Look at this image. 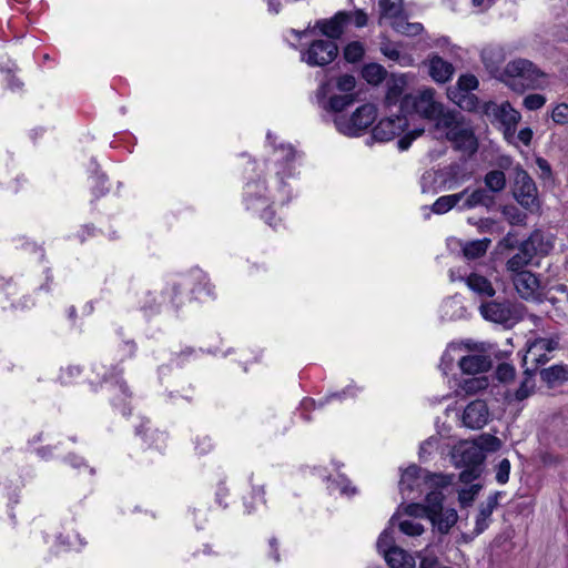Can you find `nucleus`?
<instances>
[{"label": "nucleus", "mask_w": 568, "mask_h": 568, "mask_svg": "<svg viewBox=\"0 0 568 568\" xmlns=\"http://www.w3.org/2000/svg\"><path fill=\"white\" fill-rule=\"evenodd\" d=\"M266 143L272 149V159L251 185V207L276 229L274 207L288 204L297 194L294 182L300 179L302 153L271 132L266 134Z\"/></svg>", "instance_id": "1"}, {"label": "nucleus", "mask_w": 568, "mask_h": 568, "mask_svg": "<svg viewBox=\"0 0 568 568\" xmlns=\"http://www.w3.org/2000/svg\"><path fill=\"white\" fill-rule=\"evenodd\" d=\"M454 480L452 475L430 474L428 470L410 465L402 471L399 493L403 499L414 500L430 490H442Z\"/></svg>", "instance_id": "2"}, {"label": "nucleus", "mask_w": 568, "mask_h": 568, "mask_svg": "<svg viewBox=\"0 0 568 568\" xmlns=\"http://www.w3.org/2000/svg\"><path fill=\"white\" fill-rule=\"evenodd\" d=\"M169 292L171 294V303L175 310L190 300L189 294H192L199 301L215 297L214 285L211 283L207 274L199 267H194L186 274L173 280L168 290Z\"/></svg>", "instance_id": "3"}, {"label": "nucleus", "mask_w": 568, "mask_h": 568, "mask_svg": "<svg viewBox=\"0 0 568 568\" xmlns=\"http://www.w3.org/2000/svg\"><path fill=\"white\" fill-rule=\"evenodd\" d=\"M435 130L443 133L456 149L469 154L477 151L478 142L473 125L460 113L448 111V113L442 116L437 122Z\"/></svg>", "instance_id": "4"}, {"label": "nucleus", "mask_w": 568, "mask_h": 568, "mask_svg": "<svg viewBox=\"0 0 568 568\" xmlns=\"http://www.w3.org/2000/svg\"><path fill=\"white\" fill-rule=\"evenodd\" d=\"M400 110L407 113H415L418 116L433 121L435 125L446 115L444 104L437 99L433 88H420L402 98Z\"/></svg>", "instance_id": "5"}, {"label": "nucleus", "mask_w": 568, "mask_h": 568, "mask_svg": "<svg viewBox=\"0 0 568 568\" xmlns=\"http://www.w3.org/2000/svg\"><path fill=\"white\" fill-rule=\"evenodd\" d=\"M504 75L510 87L519 84L524 89H545L550 84L549 77L526 59H515L508 62Z\"/></svg>", "instance_id": "6"}, {"label": "nucleus", "mask_w": 568, "mask_h": 568, "mask_svg": "<svg viewBox=\"0 0 568 568\" xmlns=\"http://www.w3.org/2000/svg\"><path fill=\"white\" fill-rule=\"evenodd\" d=\"M450 458L456 467L466 468L460 473L459 478L463 483H469L478 477L484 454L473 440H463L453 447Z\"/></svg>", "instance_id": "7"}, {"label": "nucleus", "mask_w": 568, "mask_h": 568, "mask_svg": "<svg viewBox=\"0 0 568 568\" xmlns=\"http://www.w3.org/2000/svg\"><path fill=\"white\" fill-rule=\"evenodd\" d=\"M377 109L374 104L366 103L358 106L349 116L337 114L334 118L336 130L346 136L363 134L376 120Z\"/></svg>", "instance_id": "8"}, {"label": "nucleus", "mask_w": 568, "mask_h": 568, "mask_svg": "<svg viewBox=\"0 0 568 568\" xmlns=\"http://www.w3.org/2000/svg\"><path fill=\"white\" fill-rule=\"evenodd\" d=\"M551 244L542 243V234L534 232L528 240L521 243L518 252L511 256L506 263V270L510 275L519 274V272H527L525 267L529 265L534 256L538 253L547 254Z\"/></svg>", "instance_id": "9"}, {"label": "nucleus", "mask_w": 568, "mask_h": 568, "mask_svg": "<svg viewBox=\"0 0 568 568\" xmlns=\"http://www.w3.org/2000/svg\"><path fill=\"white\" fill-rule=\"evenodd\" d=\"M93 372L97 377L101 379V383L108 386L109 392L114 393L112 397V404L120 408L123 415L130 413L126 399L130 398V393L126 384L121 378V372L116 367H110L102 364H95Z\"/></svg>", "instance_id": "10"}, {"label": "nucleus", "mask_w": 568, "mask_h": 568, "mask_svg": "<svg viewBox=\"0 0 568 568\" xmlns=\"http://www.w3.org/2000/svg\"><path fill=\"white\" fill-rule=\"evenodd\" d=\"M479 313L486 321L505 325H513L523 316L521 305L509 301L483 302Z\"/></svg>", "instance_id": "11"}, {"label": "nucleus", "mask_w": 568, "mask_h": 568, "mask_svg": "<svg viewBox=\"0 0 568 568\" xmlns=\"http://www.w3.org/2000/svg\"><path fill=\"white\" fill-rule=\"evenodd\" d=\"M428 519L442 534H446L457 523L458 515L454 508H443L444 495L442 490H430L427 494Z\"/></svg>", "instance_id": "12"}, {"label": "nucleus", "mask_w": 568, "mask_h": 568, "mask_svg": "<svg viewBox=\"0 0 568 568\" xmlns=\"http://www.w3.org/2000/svg\"><path fill=\"white\" fill-rule=\"evenodd\" d=\"M337 54L338 48L333 40L316 39L301 51V60L310 67H324L333 62Z\"/></svg>", "instance_id": "13"}, {"label": "nucleus", "mask_w": 568, "mask_h": 568, "mask_svg": "<svg viewBox=\"0 0 568 568\" xmlns=\"http://www.w3.org/2000/svg\"><path fill=\"white\" fill-rule=\"evenodd\" d=\"M478 87V80L473 74H462L456 83V88L448 90V98L460 109L471 111L477 106L478 100L470 92Z\"/></svg>", "instance_id": "14"}, {"label": "nucleus", "mask_w": 568, "mask_h": 568, "mask_svg": "<svg viewBox=\"0 0 568 568\" xmlns=\"http://www.w3.org/2000/svg\"><path fill=\"white\" fill-rule=\"evenodd\" d=\"M558 347V341L555 338H536L527 342V349L523 357V365L537 367L547 363L550 357L548 354Z\"/></svg>", "instance_id": "15"}, {"label": "nucleus", "mask_w": 568, "mask_h": 568, "mask_svg": "<svg viewBox=\"0 0 568 568\" xmlns=\"http://www.w3.org/2000/svg\"><path fill=\"white\" fill-rule=\"evenodd\" d=\"M449 275L453 282L457 280L465 281L466 286L471 291V293L483 302L494 297L496 294V288L491 280L478 271H474L465 277H456L454 271H450Z\"/></svg>", "instance_id": "16"}, {"label": "nucleus", "mask_w": 568, "mask_h": 568, "mask_svg": "<svg viewBox=\"0 0 568 568\" xmlns=\"http://www.w3.org/2000/svg\"><path fill=\"white\" fill-rule=\"evenodd\" d=\"M514 195L525 209L532 211L537 207V187L525 171H520L516 175Z\"/></svg>", "instance_id": "17"}, {"label": "nucleus", "mask_w": 568, "mask_h": 568, "mask_svg": "<svg viewBox=\"0 0 568 568\" xmlns=\"http://www.w3.org/2000/svg\"><path fill=\"white\" fill-rule=\"evenodd\" d=\"M407 126V120L402 115L382 119L372 131V138L378 142H388L399 135Z\"/></svg>", "instance_id": "18"}, {"label": "nucleus", "mask_w": 568, "mask_h": 568, "mask_svg": "<svg viewBox=\"0 0 568 568\" xmlns=\"http://www.w3.org/2000/svg\"><path fill=\"white\" fill-rule=\"evenodd\" d=\"M489 409L484 400L476 399L469 403L462 416L463 425L470 429H480L489 420Z\"/></svg>", "instance_id": "19"}, {"label": "nucleus", "mask_w": 568, "mask_h": 568, "mask_svg": "<svg viewBox=\"0 0 568 568\" xmlns=\"http://www.w3.org/2000/svg\"><path fill=\"white\" fill-rule=\"evenodd\" d=\"M331 92V82L323 83L317 91V99L321 106L327 111L341 112L355 101L354 94H333Z\"/></svg>", "instance_id": "20"}, {"label": "nucleus", "mask_w": 568, "mask_h": 568, "mask_svg": "<svg viewBox=\"0 0 568 568\" xmlns=\"http://www.w3.org/2000/svg\"><path fill=\"white\" fill-rule=\"evenodd\" d=\"M484 113L503 125H517L520 121V113L515 110L509 102L497 104L487 102L484 105Z\"/></svg>", "instance_id": "21"}, {"label": "nucleus", "mask_w": 568, "mask_h": 568, "mask_svg": "<svg viewBox=\"0 0 568 568\" xmlns=\"http://www.w3.org/2000/svg\"><path fill=\"white\" fill-rule=\"evenodd\" d=\"M438 172L440 190H454L470 179V173L466 171L464 164L457 162L438 170Z\"/></svg>", "instance_id": "22"}, {"label": "nucleus", "mask_w": 568, "mask_h": 568, "mask_svg": "<svg viewBox=\"0 0 568 568\" xmlns=\"http://www.w3.org/2000/svg\"><path fill=\"white\" fill-rule=\"evenodd\" d=\"M170 285L171 282L160 291H145L140 300V308L150 314L161 311L163 306L175 308L171 303V294L168 293Z\"/></svg>", "instance_id": "23"}, {"label": "nucleus", "mask_w": 568, "mask_h": 568, "mask_svg": "<svg viewBox=\"0 0 568 568\" xmlns=\"http://www.w3.org/2000/svg\"><path fill=\"white\" fill-rule=\"evenodd\" d=\"M458 366L464 374L477 375L489 371L491 359L488 355L469 353L467 349L458 359Z\"/></svg>", "instance_id": "24"}, {"label": "nucleus", "mask_w": 568, "mask_h": 568, "mask_svg": "<svg viewBox=\"0 0 568 568\" xmlns=\"http://www.w3.org/2000/svg\"><path fill=\"white\" fill-rule=\"evenodd\" d=\"M514 286L524 300H534L537 297L539 281L531 272H519V274L510 275Z\"/></svg>", "instance_id": "25"}, {"label": "nucleus", "mask_w": 568, "mask_h": 568, "mask_svg": "<svg viewBox=\"0 0 568 568\" xmlns=\"http://www.w3.org/2000/svg\"><path fill=\"white\" fill-rule=\"evenodd\" d=\"M430 78L437 83L448 82L454 72V65L438 54H430L427 60Z\"/></svg>", "instance_id": "26"}, {"label": "nucleus", "mask_w": 568, "mask_h": 568, "mask_svg": "<svg viewBox=\"0 0 568 568\" xmlns=\"http://www.w3.org/2000/svg\"><path fill=\"white\" fill-rule=\"evenodd\" d=\"M348 23V13L345 11L337 12L332 19L320 20L316 22V28L325 34L328 40L338 39L344 31V27Z\"/></svg>", "instance_id": "27"}, {"label": "nucleus", "mask_w": 568, "mask_h": 568, "mask_svg": "<svg viewBox=\"0 0 568 568\" xmlns=\"http://www.w3.org/2000/svg\"><path fill=\"white\" fill-rule=\"evenodd\" d=\"M501 496V493H495L490 495L485 503H483L479 507L478 515L476 517L475 524V532L477 535L484 532L490 523V517L498 505V499Z\"/></svg>", "instance_id": "28"}, {"label": "nucleus", "mask_w": 568, "mask_h": 568, "mask_svg": "<svg viewBox=\"0 0 568 568\" xmlns=\"http://www.w3.org/2000/svg\"><path fill=\"white\" fill-rule=\"evenodd\" d=\"M381 52L390 61L398 63L400 67H412L414 59L410 54L399 50V44L389 41L386 37L382 38L379 43Z\"/></svg>", "instance_id": "29"}, {"label": "nucleus", "mask_w": 568, "mask_h": 568, "mask_svg": "<svg viewBox=\"0 0 568 568\" xmlns=\"http://www.w3.org/2000/svg\"><path fill=\"white\" fill-rule=\"evenodd\" d=\"M136 435L141 436L148 447L161 450L165 446V434L152 428L150 420H144L136 427Z\"/></svg>", "instance_id": "30"}, {"label": "nucleus", "mask_w": 568, "mask_h": 568, "mask_svg": "<svg viewBox=\"0 0 568 568\" xmlns=\"http://www.w3.org/2000/svg\"><path fill=\"white\" fill-rule=\"evenodd\" d=\"M460 193H465V195L458 205L459 211L471 210L479 205H488L491 202V196L483 189L470 190L466 187Z\"/></svg>", "instance_id": "31"}, {"label": "nucleus", "mask_w": 568, "mask_h": 568, "mask_svg": "<svg viewBox=\"0 0 568 568\" xmlns=\"http://www.w3.org/2000/svg\"><path fill=\"white\" fill-rule=\"evenodd\" d=\"M390 27L399 34L407 37H415L422 33L423 26L418 22H408L406 17L403 13L397 14V17H389Z\"/></svg>", "instance_id": "32"}, {"label": "nucleus", "mask_w": 568, "mask_h": 568, "mask_svg": "<svg viewBox=\"0 0 568 568\" xmlns=\"http://www.w3.org/2000/svg\"><path fill=\"white\" fill-rule=\"evenodd\" d=\"M384 559L390 568L416 567L415 557L402 547L388 551V554L384 556Z\"/></svg>", "instance_id": "33"}, {"label": "nucleus", "mask_w": 568, "mask_h": 568, "mask_svg": "<svg viewBox=\"0 0 568 568\" xmlns=\"http://www.w3.org/2000/svg\"><path fill=\"white\" fill-rule=\"evenodd\" d=\"M390 526H397L406 536L416 537L424 532V526L415 518L402 519L399 511L395 513L390 518Z\"/></svg>", "instance_id": "34"}, {"label": "nucleus", "mask_w": 568, "mask_h": 568, "mask_svg": "<svg viewBox=\"0 0 568 568\" xmlns=\"http://www.w3.org/2000/svg\"><path fill=\"white\" fill-rule=\"evenodd\" d=\"M540 376L549 387L559 386L568 381V366L552 365L542 369Z\"/></svg>", "instance_id": "35"}, {"label": "nucleus", "mask_w": 568, "mask_h": 568, "mask_svg": "<svg viewBox=\"0 0 568 568\" xmlns=\"http://www.w3.org/2000/svg\"><path fill=\"white\" fill-rule=\"evenodd\" d=\"M466 352V347L460 344L452 343L447 346L440 358L439 368L444 374L452 369L454 363Z\"/></svg>", "instance_id": "36"}, {"label": "nucleus", "mask_w": 568, "mask_h": 568, "mask_svg": "<svg viewBox=\"0 0 568 568\" xmlns=\"http://www.w3.org/2000/svg\"><path fill=\"white\" fill-rule=\"evenodd\" d=\"M57 541L69 550H80L87 545L79 532L73 529L68 530L67 528L58 534Z\"/></svg>", "instance_id": "37"}, {"label": "nucleus", "mask_w": 568, "mask_h": 568, "mask_svg": "<svg viewBox=\"0 0 568 568\" xmlns=\"http://www.w3.org/2000/svg\"><path fill=\"white\" fill-rule=\"evenodd\" d=\"M464 195L465 193L443 195L434 202L432 210L436 214H444L454 207L458 209Z\"/></svg>", "instance_id": "38"}, {"label": "nucleus", "mask_w": 568, "mask_h": 568, "mask_svg": "<svg viewBox=\"0 0 568 568\" xmlns=\"http://www.w3.org/2000/svg\"><path fill=\"white\" fill-rule=\"evenodd\" d=\"M525 367V376L520 383L519 388L516 390L515 397L518 400H524L534 394L536 388V383L532 377L535 367L524 366Z\"/></svg>", "instance_id": "39"}, {"label": "nucleus", "mask_w": 568, "mask_h": 568, "mask_svg": "<svg viewBox=\"0 0 568 568\" xmlns=\"http://www.w3.org/2000/svg\"><path fill=\"white\" fill-rule=\"evenodd\" d=\"M491 241L489 239L475 240L467 242L463 246V253L466 258L475 260L479 258L487 252Z\"/></svg>", "instance_id": "40"}, {"label": "nucleus", "mask_w": 568, "mask_h": 568, "mask_svg": "<svg viewBox=\"0 0 568 568\" xmlns=\"http://www.w3.org/2000/svg\"><path fill=\"white\" fill-rule=\"evenodd\" d=\"M394 527L395 526H390V524H389L388 527L382 531V534L379 535V537L377 539L376 546H377L378 552L382 554L383 557L385 555H387L388 551L399 548L398 546L395 545Z\"/></svg>", "instance_id": "41"}, {"label": "nucleus", "mask_w": 568, "mask_h": 568, "mask_svg": "<svg viewBox=\"0 0 568 568\" xmlns=\"http://www.w3.org/2000/svg\"><path fill=\"white\" fill-rule=\"evenodd\" d=\"M504 52L501 48L488 47L481 51V60L488 69H496L504 60Z\"/></svg>", "instance_id": "42"}, {"label": "nucleus", "mask_w": 568, "mask_h": 568, "mask_svg": "<svg viewBox=\"0 0 568 568\" xmlns=\"http://www.w3.org/2000/svg\"><path fill=\"white\" fill-rule=\"evenodd\" d=\"M327 488L332 494L339 493L344 496H352L356 493V488L343 475H338L335 479L331 480Z\"/></svg>", "instance_id": "43"}, {"label": "nucleus", "mask_w": 568, "mask_h": 568, "mask_svg": "<svg viewBox=\"0 0 568 568\" xmlns=\"http://www.w3.org/2000/svg\"><path fill=\"white\" fill-rule=\"evenodd\" d=\"M385 69L377 63H369L362 70L363 78L371 84H378L385 79Z\"/></svg>", "instance_id": "44"}, {"label": "nucleus", "mask_w": 568, "mask_h": 568, "mask_svg": "<svg viewBox=\"0 0 568 568\" xmlns=\"http://www.w3.org/2000/svg\"><path fill=\"white\" fill-rule=\"evenodd\" d=\"M403 0H379L381 20L403 13Z\"/></svg>", "instance_id": "45"}, {"label": "nucleus", "mask_w": 568, "mask_h": 568, "mask_svg": "<svg viewBox=\"0 0 568 568\" xmlns=\"http://www.w3.org/2000/svg\"><path fill=\"white\" fill-rule=\"evenodd\" d=\"M485 185L491 192H500L506 185L505 173L499 170H493L485 175Z\"/></svg>", "instance_id": "46"}, {"label": "nucleus", "mask_w": 568, "mask_h": 568, "mask_svg": "<svg viewBox=\"0 0 568 568\" xmlns=\"http://www.w3.org/2000/svg\"><path fill=\"white\" fill-rule=\"evenodd\" d=\"M464 313L460 302L456 298H447L442 305V316L447 320L459 318Z\"/></svg>", "instance_id": "47"}, {"label": "nucleus", "mask_w": 568, "mask_h": 568, "mask_svg": "<svg viewBox=\"0 0 568 568\" xmlns=\"http://www.w3.org/2000/svg\"><path fill=\"white\" fill-rule=\"evenodd\" d=\"M488 386V379L486 377H471L465 379L459 385V390L457 393H465V394H475L481 389H485Z\"/></svg>", "instance_id": "48"}, {"label": "nucleus", "mask_w": 568, "mask_h": 568, "mask_svg": "<svg viewBox=\"0 0 568 568\" xmlns=\"http://www.w3.org/2000/svg\"><path fill=\"white\" fill-rule=\"evenodd\" d=\"M399 514H405L409 518L414 517L415 519L418 517H426L428 518V503L425 499V505L418 504V503H412L408 505H400L398 510Z\"/></svg>", "instance_id": "49"}, {"label": "nucleus", "mask_w": 568, "mask_h": 568, "mask_svg": "<svg viewBox=\"0 0 568 568\" xmlns=\"http://www.w3.org/2000/svg\"><path fill=\"white\" fill-rule=\"evenodd\" d=\"M420 187L424 193H436L439 189V172L427 171L420 179Z\"/></svg>", "instance_id": "50"}, {"label": "nucleus", "mask_w": 568, "mask_h": 568, "mask_svg": "<svg viewBox=\"0 0 568 568\" xmlns=\"http://www.w3.org/2000/svg\"><path fill=\"white\" fill-rule=\"evenodd\" d=\"M473 442L476 443L477 446H479L484 455L488 452H496L501 446V442L490 434H483Z\"/></svg>", "instance_id": "51"}, {"label": "nucleus", "mask_w": 568, "mask_h": 568, "mask_svg": "<svg viewBox=\"0 0 568 568\" xmlns=\"http://www.w3.org/2000/svg\"><path fill=\"white\" fill-rule=\"evenodd\" d=\"M364 53V44L359 41L349 42L344 49V58L352 63L359 61Z\"/></svg>", "instance_id": "52"}, {"label": "nucleus", "mask_w": 568, "mask_h": 568, "mask_svg": "<svg viewBox=\"0 0 568 568\" xmlns=\"http://www.w3.org/2000/svg\"><path fill=\"white\" fill-rule=\"evenodd\" d=\"M405 87L404 79H396L393 81V83L388 84L387 93H386V102L387 104H395L399 100L402 101L400 97L403 94Z\"/></svg>", "instance_id": "53"}, {"label": "nucleus", "mask_w": 568, "mask_h": 568, "mask_svg": "<svg viewBox=\"0 0 568 568\" xmlns=\"http://www.w3.org/2000/svg\"><path fill=\"white\" fill-rule=\"evenodd\" d=\"M90 180L95 196H102L109 191L106 176L98 170L92 173Z\"/></svg>", "instance_id": "54"}, {"label": "nucleus", "mask_w": 568, "mask_h": 568, "mask_svg": "<svg viewBox=\"0 0 568 568\" xmlns=\"http://www.w3.org/2000/svg\"><path fill=\"white\" fill-rule=\"evenodd\" d=\"M503 214L507 219V221L513 225H521L526 221V214L523 213L515 205H506L503 209Z\"/></svg>", "instance_id": "55"}, {"label": "nucleus", "mask_w": 568, "mask_h": 568, "mask_svg": "<svg viewBox=\"0 0 568 568\" xmlns=\"http://www.w3.org/2000/svg\"><path fill=\"white\" fill-rule=\"evenodd\" d=\"M356 80L351 74H344L336 79L335 87L343 94H353L352 91L355 89Z\"/></svg>", "instance_id": "56"}, {"label": "nucleus", "mask_w": 568, "mask_h": 568, "mask_svg": "<svg viewBox=\"0 0 568 568\" xmlns=\"http://www.w3.org/2000/svg\"><path fill=\"white\" fill-rule=\"evenodd\" d=\"M214 447L213 440L209 435H197L194 440V448L199 455L210 453Z\"/></svg>", "instance_id": "57"}, {"label": "nucleus", "mask_w": 568, "mask_h": 568, "mask_svg": "<svg viewBox=\"0 0 568 568\" xmlns=\"http://www.w3.org/2000/svg\"><path fill=\"white\" fill-rule=\"evenodd\" d=\"M510 462L506 458L499 462L496 468V480L504 485L509 479Z\"/></svg>", "instance_id": "58"}, {"label": "nucleus", "mask_w": 568, "mask_h": 568, "mask_svg": "<svg viewBox=\"0 0 568 568\" xmlns=\"http://www.w3.org/2000/svg\"><path fill=\"white\" fill-rule=\"evenodd\" d=\"M439 438L436 436H432L425 442L420 444L419 447V457L424 458L425 456H428L433 454L438 448Z\"/></svg>", "instance_id": "59"}, {"label": "nucleus", "mask_w": 568, "mask_h": 568, "mask_svg": "<svg viewBox=\"0 0 568 568\" xmlns=\"http://www.w3.org/2000/svg\"><path fill=\"white\" fill-rule=\"evenodd\" d=\"M496 376L500 382H508L515 377V368L513 365L503 363L498 365Z\"/></svg>", "instance_id": "60"}, {"label": "nucleus", "mask_w": 568, "mask_h": 568, "mask_svg": "<svg viewBox=\"0 0 568 568\" xmlns=\"http://www.w3.org/2000/svg\"><path fill=\"white\" fill-rule=\"evenodd\" d=\"M546 99L541 94H529L524 99V105L528 110H538L544 106Z\"/></svg>", "instance_id": "61"}, {"label": "nucleus", "mask_w": 568, "mask_h": 568, "mask_svg": "<svg viewBox=\"0 0 568 568\" xmlns=\"http://www.w3.org/2000/svg\"><path fill=\"white\" fill-rule=\"evenodd\" d=\"M417 557L420 559L419 568H437V559L429 554L428 546Z\"/></svg>", "instance_id": "62"}, {"label": "nucleus", "mask_w": 568, "mask_h": 568, "mask_svg": "<svg viewBox=\"0 0 568 568\" xmlns=\"http://www.w3.org/2000/svg\"><path fill=\"white\" fill-rule=\"evenodd\" d=\"M552 120L556 123L565 124L568 122V104L560 103L554 110L551 114Z\"/></svg>", "instance_id": "63"}, {"label": "nucleus", "mask_w": 568, "mask_h": 568, "mask_svg": "<svg viewBox=\"0 0 568 568\" xmlns=\"http://www.w3.org/2000/svg\"><path fill=\"white\" fill-rule=\"evenodd\" d=\"M81 374V368L78 365H69L65 368H62L60 379L62 383L68 384L71 383L73 378L78 377Z\"/></svg>", "instance_id": "64"}]
</instances>
